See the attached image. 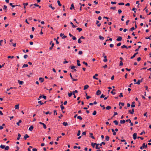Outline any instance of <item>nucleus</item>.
Listing matches in <instances>:
<instances>
[{"mask_svg":"<svg viewBox=\"0 0 151 151\" xmlns=\"http://www.w3.org/2000/svg\"><path fill=\"white\" fill-rule=\"evenodd\" d=\"M9 5H10L13 8L15 6H16L17 9H21L22 8V7H21V6H20V5H13V4L12 3H10Z\"/></svg>","mask_w":151,"mask_h":151,"instance_id":"1","label":"nucleus"},{"mask_svg":"<svg viewBox=\"0 0 151 151\" xmlns=\"http://www.w3.org/2000/svg\"><path fill=\"white\" fill-rule=\"evenodd\" d=\"M147 144H146L145 143H144L143 144L142 146H141L140 148L141 150H142L145 148H147Z\"/></svg>","mask_w":151,"mask_h":151,"instance_id":"2","label":"nucleus"},{"mask_svg":"<svg viewBox=\"0 0 151 151\" xmlns=\"http://www.w3.org/2000/svg\"><path fill=\"white\" fill-rule=\"evenodd\" d=\"M142 79L141 80H138L137 81L136 83H134V84H137L138 85H139L140 84V82H142Z\"/></svg>","mask_w":151,"mask_h":151,"instance_id":"3","label":"nucleus"},{"mask_svg":"<svg viewBox=\"0 0 151 151\" xmlns=\"http://www.w3.org/2000/svg\"><path fill=\"white\" fill-rule=\"evenodd\" d=\"M30 7H31L32 6H38L39 7V8L40 9L41 8V6H40L38 5L37 4H31L30 5Z\"/></svg>","mask_w":151,"mask_h":151,"instance_id":"4","label":"nucleus"},{"mask_svg":"<svg viewBox=\"0 0 151 151\" xmlns=\"http://www.w3.org/2000/svg\"><path fill=\"white\" fill-rule=\"evenodd\" d=\"M105 53H103L104 57V59L103 60V61L104 62H106L107 61V60L106 58L107 56L106 55H104Z\"/></svg>","mask_w":151,"mask_h":151,"instance_id":"5","label":"nucleus"},{"mask_svg":"<svg viewBox=\"0 0 151 151\" xmlns=\"http://www.w3.org/2000/svg\"><path fill=\"white\" fill-rule=\"evenodd\" d=\"M39 123L43 125V128L45 129H46V126L44 123H42L41 122H40Z\"/></svg>","mask_w":151,"mask_h":151,"instance_id":"6","label":"nucleus"},{"mask_svg":"<svg viewBox=\"0 0 151 151\" xmlns=\"http://www.w3.org/2000/svg\"><path fill=\"white\" fill-rule=\"evenodd\" d=\"M137 133H134L133 135V138L135 140L137 138Z\"/></svg>","mask_w":151,"mask_h":151,"instance_id":"7","label":"nucleus"},{"mask_svg":"<svg viewBox=\"0 0 151 151\" xmlns=\"http://www.w3.org/2000/svg\"><path fill=\"white\" fill-rule=\"evenodd\" d=\"M70 76L71 78L72 79L73 81H76L77 80V79H74L73 78L71 73H70Z\"/></svg>","mask_w":151,"mask_h":151,"instance_id":"8","label":"nucleus"},{"mask_svg":"<svg viewBox=\"0 0 151 151\" xmlns=\"http://www.w3.org/2000/svg\"><path fill=\"white\" fill-rule=\"evenodd\" d=\"M29 137V136L27 134H26L24 135V140H26L27 138H28Z\"/></svg>","mask_w":151,"mask_h":151,"instance_id":"9","label":"nucleus"},{"mask_svg":"<svg viewBox=\"0 0 151 151\" xmlns=\"http://www.w3.org/2000/svg\"><path fill=\"white\" fill-rule=\"evenodd\" d=\"M129 113H130L131 114H134V109H132V110L131 111L130 110H129Z\"/></svg>","mask_w":151,"mask_h":151,"instance_id":"10","label":"nucleus"},{"mask_svg":"<svg viewBox=\"0 0 151 151\" xmlns=\"http://www.w3.org/2000/svg\"><path fill=\"white\" fill-rule=\"evenodd\" d=\"M101 93V91L99 90H98L96 92V94L97 95H99Z\"/></svg>","mask_w":151,"mask_h":151,"instance_id":"11","label":"nucleus"},{"mask_svg":"<svg viewBox=\"0 0 151 151\" xmlns=\"http://www.w3.org/2000/svg\"><path fill=\"white\" fill-rule=\"evenodd\" d=\"M138 54V52H137L134 53L132 56L131 57L130 59H132L133 58H134L135 57L136 55Z\"/></svg>","mask_w":151,"mask_h":151,"instance_id":"12","label":"nucleus"},{"mask_svg":"<svg viewBox=\"0 0 151 151\" xmlns=\"http://www.w3.org/2000/svg\"><path fill=\"white\" fill-rule=\"evenodd\" d=\"M122 39V38L121 37L119 36L116 39V40L118 41H121Z\"/></svg>","mask_w":151,"mask_h":151,"instance_id":"13","label":"nucleus"},{"mask_svg":"<svg viewBox=\"0 0 151 151\" xmlns=\"http://www.w3.org/2000/svg\"><path fill=\"white\" fill-rule=\"evenodd\" d=\"M88 87H89V86L88 85H86L84 86L83 90H85L86 89H87L88 88Z\"/></svg>","mask_w":151,"mask_h":151,"instance_id":"14","label":"nucleus"},{"mask_svg":"<svg viewBox=\"0 0 151 151\" xmlns=\"http://www.w3.org/2000/svg\"><path fill=\"white\" fill-rule=\"evenodd\" d=\"M33 128H34L33 126L32 125L29 127V130L31 131L33 130Z\"/></svg>","mask_w":151,"mask_h":151,"instance_id":"15","label":"nucleus"},{"mask_svg":"<svg viewBox=\"0 0 151 151\" xmlns=\"http://www.w3.org/2000/svg\"><path fill=\"white\" fill-rule=\"evenodd\" d=\"M99 23V21L98 20L96 21V24H97V26L99 27H100L101 25V23Z\"/></svg>","mask_w":151,"mask_h":151,"instance_id":"16","label":"nucleus"},{"mask_svg":"<svg viewBox=\"0 0 151 151\" xmlns=\"http://www.w3.org/2000/svg\"><path fill=\"white\" fill-rule=\"evenodd\" d=\"M90 137L93 139H94L95 137L93 136V134L92 133H90Z\"/></svg>","mask_w":151,"mask_h":151,"instance_id":"17","label":"nucleus"},{"mask_svg":"<svg viewBox=\"0 0 151 151\" xmlns=\"http://www.w3.org/2000/svg\"><path fill=\"white\" fill-rule=\"evenodd\" d=\"M98 76V74H95V76H93V79H96V80H98V78L96 77V76Z\"/></svg>","mask_w":151,"mask_h":151,"instance_id":"18","label":"nucleus"},{"mask_svg":"<svg viewBox=\"0 0 151 151\" xmlns=\"http://www.w3.org/2000/svg\"><path fill=\"white\" fill-rule=\"evenodd\" d=\"M39 80L42 83L44 81V79L43 78L40 77L39 78Z\"/></svg>","mask_w":151,"mask_h":151,"instance_id":"19","label":"nucleus"},{"mask_svg":"<svg viewBox=\"0 0 151 151\" xmlns=\"http://www.w3.org/2000/svg\"><path fill=\"white\" fill-rule=\"evenodd\" d=\"M9 45H12L14 47H15L16 46V43H13L12 42H11L9 43Z\"/></svg>","mask_w":151,"mask_h":151,"instance_id":"20","label":"nucleus"},{"mask_svg":"<svg viewBox=\"0 0 151 151\" xmlns=\"http://www.w3.org/2000/svg\"><path fill=\"white\" fill-rule=\"evenodd\" d=\"M77 65L78 66H81V64L80 63V60H77Z\"/></svg>","mask_w":151,"mask_h":151,"instance_id":"21","label":"nucleus"},{"mask_svg":"<svg viewBox=\"0 0 151 151\" xmlns=\"http://www.w3.org/2000/svg\"><path fill=\"white\" fill-rule=\"evenodd\" d=\"M18 137L17 138V139L19 140L20 138V137L21 136V134L19 133H18Z\"/></svg>","mask_w":151,"mask_h":151,"instance_id":"22","label":"nucleus"},{"mask_svg":"<svg viewBox=\"0 0 151 151\" xmlns=\"http://www.w3.org/2000/svg\"><path fill=\"white\" fill-rule=\"evenodd\" d=\"M54 43H52V45H51V47H50L49 48V50H52V48L54 46Z\"/></svg>","mask_w":151,"mask_h":151,"instance_id":"23","label":"nucleus"},{"mask_svg":"<svg viewBox=\"0 0 151 151\" xmlns=\"http://www.w3.org/2000/svg\"><path fill=\"white\" fill-rule=\"evenodd\" d=\"M18 82L20 85H22L24 83L23 81L19 80H18Z\"/></svg>","mask_w":151,"mask_h":151,"instance_id":"24","label":"nucleus"},{"mask_svg":"<svg viewBox=\"0 0 151 151\" xmlns=\"http://www.w3.org/2000/svg\"><path fill=\"white\" fill-rule=\"evenodd\" d=\"M15 109H19V104H17L15 106Z\"/></svg>","mask_w":151,"mask_h":151,"instance_id":"25","label":"nucleus"},{"mask_svg":"<svg viewBox=\"0 0 151 151\" xmlns=\"http://www.w3.org/2000/svg\"><path fill=\"white\" fill-rule=\"evenodd\" d=\"M121 47L122 48H126L127 49V47L124 45H122L121 46Z\"/></svg>","mask_w":151,"mask_h":151,"instance_id":"26","label":"nucleus"},{"mask_svg":"<svg viewBox=\"0 0 151 151\" xmlns=\"http://www.w3.org/2000/svg\"><path fill=\"white\" fill-rule=\"evenodd\" d=\"M125 121L124 120H121L120 121L121 124H124L125 123Z\"/></svg>","mask_w":151,"mask_h":151,"instance_id":"27","label":"nucleus"},{"mask_svg":"<svg viewBox=\"0 0 151 151\" xmlns=\"http://www.w3.org/2000/svg\"><path fill=\"white\" fill-rule=\"evenodd\" d=\"M111 108V107L110 106H108L106 108V110H109Z\"/></svg>","mask_w":151,"mask_h":151,"instance_id":"28","label":"nucleus"},{"mask_svg":"<svg viewBox=\"0 0 151 151\" xmlns=\"http://www.w3.org/2000/svg\"><path fill=\"white\" fill-rule=\"evenodd\" d=\"M113 122L115 123L116 125H117L118 124V122L116 120L114 121Z\"/></svg>","mask_w":151,"mask_h":151,"instance_id":"29","label":"nucleus"},{"mask_svg":"<svg viewBox=\"0 0 151 151\" xmlns=\"http://www.w3.org/2000/svg\"><path fill=\"white\" fill-rule=\"evenodd\" d=\"M9 147L8 146H7L6 147H5L4 149L5 150H9Z\"/></svg>","mask_w":151,"mask_h":151,"instance_id":"30","label":"nucleus"},{"mask_svg":"<svg viewBox=\"0 0 151 151\" xmlns=\"http://www.w3.org/2000/svg\"><path fill=\"white\" fill-rule=\"evenodd\" d=\"M63 124L65 126H66L68 125V123L67 122H64L63 123Z\"/></svg>","mask_w":151,"mask_h":151,"instance_id":"31","label":"nucleus"},{"mask_svg":"<svg viewBox=\"0 0 151 151\" xmlns=\"http://www.w3.org/2000/svg\"><path fill=\"white\" fill-rule=\"evenodd\" d=\"M70 24L72 25V27H73V28H74L77 27L76 26L74 25L73 23L71 22H70Z\"/></svg>","mask_w":151,"mask_h":151,"instance_id":"32","label":"nucleus"},{"mask_svg":"<svg viewBox=\"0 0 151 151\" xmlns=\"http://www.w3.org/2000/svg\"><path fill=\"white\" fill-rule=\"evenodd\" d=\"M135 103V102H133L132 103V104L131 105V107H135V105L134 104Z\"/></svg>","mask_w":151,"mask_h":151,"instance_id":"33","label":"nucleus"},{"mask_svg":"<svg viewBox=\"0 0 151 151\" xmlns=\"http://www.w3.org/2000/svg\"><path fill=\"white\" fill-rule=\"evenodd\" d=\"M76 29L79 32H80L82 30V29L81 28H79V27L77 28Z\"/></svg>","mask_w":151,"mask_h":151,"instance_id":"34","label":"nucleus"},{"mask_svg":"<svg viewBox=\"0 0 151 151\" xmlns=\"http://www.w3.org/2000/svg\"><path fill=\"white\" fill-rule=\"evenodd\" d=\"M28 66V65L27 64H24L23 65L22 68H25L26 67H27Z\"/></svg>","mask_w":151,"mask_h":151,"instance_id":"35","label":"nucleus"},{"mask_svg":"<svg viewBox=\"0 0 151 151\" xmlns=\"http://www.w3.org/2000/svg\"><path fill=\"white\" fill-rule=\"evenodd\" d=\"M5 146L4 145H1L0 146V147L1 149H4L5 148Z\"/></svg>","mask_w":151,"mask_h":151,"instance_id":"36","label":"nucleus"},{"mask_svg":"<svg viewBox=\"0 0 151 151\" xmlns=\"http://www.w3.org/2000/svg\"><path fill=\"white\" fill-rule=\"evenodd\" d=\"M99 38L100 40H103L104 39V37H103L101 36V35H100L99 37Z\"/></svg>","mask_w":151,"mask_h":151,"instance_id":"37","label":"nucleus"},{"mask_svg":"<svg viewBox=\"0 0 151 151\" xmlns=\"http://www.w3.org/2000/svg\"><path fill=\"white\" fill-rule=\"evenodd\" d=\"M60 106L62 110H63L64 109V107L63 106L62 104L60 105Z\"/></svg>","mask_w":151,"mask_h":151,"instance_id":"38","label":"nucleus"},{"mask_svg":"<svg viewBox=\"0 0 151 151\" xmlns=\"http://www.w3.org/2000/svg\"><path fill=\"white\" fill-rule=\"evenodd\" d=\"M14 88V87H10V88H7V89H6V91H9L10 89H13V88Z\"/></svg>","mask_w":151,"mask_h":151,"instance_id":"39","label":"nucleus"},{"mask_svg":"<svg viewBox=\"0 0 151 151\" xmlns=\"http://www.w3.org/2000/svg\"><path fill=\"white\" fill-rule=\"evenodd\" d=\"M109 136H106L105 137V139L106 141H109Z\"/></svg>","mask_w":151,"mask_h":151,"instance_id":"40","label":"nucleus"},{"mask_svg":"<svg viewBox=\"0 0 151 151\" xmlns=\"http://www.w3.org/2000/svg\"><path fill=\"white\" fill-rule=\"evenodd\" d=\"M115 89H113L112 91H111V93L113 95H115L116 94L115 92H114L113 91H115Z\"/></svg>","mask_w":151,"mask_h":151,"instance_id":"41","label":"nucleus"},{"mask_svg":"<svg viewBox=\"0 0 151 151\" xmlns=\"http://www.w3.org/2000/svg\"><path fill=\"white\" fill-rule=\"evenodd\" d=\"M72 93H71V91L70 92V93H68V96L69 97H71V96H72Z\"/></svg>","mask_w":151,"mask_h":151,"instance_id":"42","label":"nucleus"},{"mask_svg":"<svg viewBox=\"0 0 151 151\" xmlns=\"http://www.w3.org/2000/svg\"><path fill=\"white\" fill-rule=\"evenodd\" d=\"M77 118L78 119H79L80 120L82 119V118L80 116H78L77 117Z\"/></svg>","mask_w":151,"mask_h":151,"instance_id":"43","label":"nucleus"},{"mask_svg":"<svg viewBox=\"0 0 151 151\" xmlns=\"http://www.w3.org/2000/svg\"><path fill=\"white\" fill-rule=\"evenodd\" d=\"M57 2L58 5L59 6H61V4H60V2L59 0H58L57 1Z\"/></svg>","mask_w":151,"mask_h":151,"instance_id":"44","label":"nucleus"},{"mask_svg":"<svg viewBox=\"0 0 151 151\" xmlns=\"http://www.w3.org/2000/svg\"><path fill=\"white\" fill-rule=\"evenodd\" d=\"M22 122V121L21 120H19V121L17 122V124L18 125V126H19L20 125L19 124V123H21Z\"/></svg>","mask_w":151,"mask_h":151,"instance_id":"45","label":"nucleus"},{"mask_svg":"<svg viewBox=\"0 0 151 151\" xmlns=\"http://www.w3.org/2000/svg\"><path fill=\"white\" fill-rule=\"evenodd\" d=\"M78 43L80 44L81 43L82 41L81 40V39L80 38H79L78 40Z\"/></svg>","mask_w":151,"mask_h":151,"instance_id":"46","label":"nucleus"},{"mask_svg":"<svg viewBox=\"0 0 151 151\" xmlns=\"http://www.w3.org/2000/svg\"><path fill=\"white\" fill-rule=\"evenodd\" d=\"M105 145V143L103 142L99 144V145L100 146H101L102 145Z\"/></svg>","mask_w":151,"mask_h":151,"instance_id":"47","label":"nucleus"},{"mask_svg":"<svg viewBox=\"0 0 151 151\" xmlns=\"http://www.w3.org/2000/svg\"><path fill=\"white\" fill-rule=\"evenodd\" d=\"M124 4V3L123 2H120L118 3V4L119 5H123Z\"/></svg>","mask_w":151,"mask_h":151,"instance_id":"48","label":"nucleus"},{"mask_svg":"<svg viewBox=\"0 0 151 151\" xmlns=\"http://www.w3.org/2000/svg\"><path fill=\"white\" fill-rule=\"evenodd\" d=\"M96 114V110L94 111L92 113V114L93 115H95Z\"/></svg>","mask_w":151,"mask_h":151,"instance_id":"49","label":"nucleus"},{"mask_svg":"<svg viewBox=\"0 0 151 151\" xmlns=\"http://www.w3.org/2000/svg\"><path fill=\"white\" fill-rule=\"evenodd\" d=\"M80 134H81V131H80V130H78V131L77 134V136H79L80 135Z\"/></svg>","mask_w":151,"mask_h":151,"instance_id":"50","label":"nucleus"},{"mask_svg":"<svg viewBox=\"0 0 151 151\" xmlns=\"http://www.w3.org/2000/svg\"><path fill=\"white\" fill-rule=\"evenodd\" d=\"M96 144V143H92L91 144V145L93 147H94V146Z\"/></svg>","mask_w":151,"mask_h":151,"instance_id":"51","label":"nucleus"},{"mask_svg":"<svg viewBox=\"0 0 151 151\" xmlns=\"http://www.w3.org/2000/svg\"><path fill=\"white\" fill-rule=\"evenodd\" d=\"M123 63H122V61H120V64H119V66H122L123 65Z\"/></svg>","mask_w":151,"mask_h":151,"instance_id":"52","label":"nucleus"},{"mask_svg":"<svg viewBox=\"0 0 151 151\" xmlns=\"http://www.w3.org/2000/svg\"><path fill=\"white\" fill-rule=\"evenodd\" d=\"M121 105L122 106H123L124 105V103L122 102H119V105Z\"/></svg>","mask_w":151,"mask_h":151,"instance_id":"53","label":"nucleus"},{"mask_svg":"<svg viewBox=\"0 0 151 151\" xmlns=\"http://www.w3.org/2000/svg\"><path fill=\"white\" fill-rule=\"evenodd\" d=\"M7 58H11L12 59L14 58V56H8Z\"/></svg>","mask_w":151,"mask_h":151,"instance_id":"54","label":"nucleus"},{"mask_svg":"<svg viewBox=\"0 0 151 151\" xmlns=\"http://www.w3.org/2000/svg\"><path fill=\"white\" fill-rule=\"evenodd\" d=\"M135 28L134 27H133L130 29V30L131 31H132L135 29Z\"/></svg>","mask_w":151,"mask_h":151,"instance_id":"55","label":"nucleus"},{"mask_svg":"<svg viewBox=\"0 0 151 151\" xmlns=\"http://www.w3.org/2000/svg\"><path fill=\"white\" fill-rule=\"evenodd\" d=\"M49 7H51L52 9H55L54 7H52V4L49 5Z\"/></svg>","mask_w":151,"mask_h":151,"instance_id":"56","label":"nucleus"},{"mask_svg":"<svg viewBox=\"0 0 151 151\" xmlns=\"http://www.w3.org/2000/svg\"><path fill=\"white\" fill-rule=\"evenodd\" d=\"M83 53V52L82 51H79L78 52V54L79 55H82Z\"/></svg>","mask_w":151,"mask_h":151,"instance_id":"57","label":"nucleus"},{"mask_svg":"<svg viewBox=\"0 0 151 151\" xmlns=\"http://www.w3.org/2000/svg\"><path fill=\"white\" fill-rule=\"evenodd\" d=\"M38 103L40 104V105H42L44 104L43 103H42V101H39L38 102Z\"/></svg>","mask_w":151,"mask_h":151,"instance_id":"58","label":"nucleus"},{"mask_svg":"<svg viewBox=\"0 0 151 151\" xmlns=\"http://www.w3.org/2000/svg\"><path fill=\"white\" fill-rule=\"evenodd\" d=\"M45 114H51V112L50 113V112L49 111H47L45 113Z\"/></svg>","mask_w":151,"mask_h":151,"instance_id":"59","label":"nucleus"},{"mask_svg":"<svg viewBox=\"0 0 151 151\" xmlns=\"http://www.w3.org/2000/svg\"><path fill=\"white\" fill-rule=\"evenodd\" d=\"M22 51L24 53H25L26 52H29V50L28 49L26 50V51H25L24 50H23Z\"/></svg>","mask_w":151,"mask_h":151,"instance_id":"60","label":"nucleus"},{"mask_svg":"<svg viewBox=\"0 0 151 151\" xmlns=\"http://www.w3.org/2000/svg\"><path fill=\"white\" fill-rule=\"evenodd\" d=\"M100 148H102L101 147H99L98 146H96V149H99Z\"/></svg>","mask_w":151,"mask_h":151,"instance_id":"61","label":"nucleus"},{"mask_svg":"<svg viewBox=\"0 0 151 151\" xmlns=\"http://www.w3.org/2000/svg\"><path fill=\"white\" fill-rule=\"evenodd\" d=\"M100 106L102 107H103V109H105V107L104 106V105H102L101 104L100 105Z\"/></svg>","mask_w":151,"mask_h":151,"instance_id":"62","label":"nucleus"},{"mask_svg":"<svg viewBox=\"0 0 151 151\" xmlns=\"http://www.w3.org/2000/svg\"><path fill=\"white\" fill-rule=\"evenodd\" d=\"M109 46L110 47L112 48L114 47V45L113 44H111Z\"/></svg>","mask_w":151,"mask_h":151,"instance_id":"63","label":"nucleus"},{"mask_svg":"<svg viewBox=\"0 0 151 151\" xmlns=\"http://www.w3.org/2000/svg\"><path fill=\"white\" fill-rule=\"evenodd\" d=\"M16 148H17V150H15V151H18L19 150V147L17 146L16 147Z\"/></svg>","mask_w":151,"mask_h":151,"instance_id":"64","label":"nucleus"}]
</instances>
